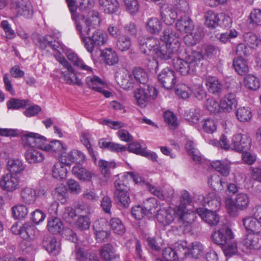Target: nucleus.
<instances>
[{
    "mask_svg": "<svg viewBox=\"0 0 261 261\" xmlns=\"http://www.w3.org/2000/svg\"><path fill=\"white\" fill-rule=\"evenodd\" d=\"M126 10L131 15L137 13L140 5L138 0H123Z\"/></svg>",
    "mask_w": 261,
    "mask_h": 261,
    "instance_id": "e2e57ef3",
    "label": "nucleus"
},
{
    "mask_svg": "<svg viewBox=\"0 0 261 261\" xmlns=\"http://www.w3.org/2000/svg\"><path fill=\"white\" fill-rule=\"evenodd\" d=\"M100 9L107 14H113L118 11L119 4L117 0H98Z\"/></svg>",
    "mask_w": 261,
    "mask_h": 261,
    "instance_id": "2f4dec72",
    "label": "nucleus"
},
{
    "mask_svg": "<svg viewBox=\"0 0 261 261\" xmlns=\"http://www.w3.org/2000/svg\"><path fill=\"white\" fill-rule=\"evenodd\" d=\"M233 66L236 72L240 75L245 74L248 70L246 62L242 58H234Z\"/></svg>",
    "mask_w": 261,
    "mask_h": 261,
    "instance_id": "603ef678",
    "label": "nucleus"
},
{
    "mask_svg": "<svg viewBox=\"0 0 261 261\" xmlns=\"http://www.w3.org/2000/svg\"><path fill=\"white\" fill-rule=\"evenodd\" d=\"M104 60L105 63L109 65H113L118 62V56L114 50L111 48H106L98 51V55Z\"/></svg>",
    "mask_w": 261,
    "mask_h": 261,
    "instance_id": "473e14b6",
    "label": "nucleus"
},
{
    "mask_svg": "<svg viewBox=\"0 0 261 261\" xmlns=\"http://www.w3.org/2000/svg\"><path fill=\"white\" fill-rule=\"evenodd\" d=\"M203 57L200 51L187 50L184 58L173 60V65L175 69L182 75L193 74Z\"/></svg>",
    "mask_w": 261,
    "mask_h": 261,
    "instance_id": "20e7f679",
    "label": "nucleus"
},
{
    "mask_svg": "<svg viewBox=\"0 0 261 261\" xmlns=\"http://www.w3.org/2000/svg\"><path fill=\"white\" fill-rule=\"evenodd\" d=\"M158 95V91L154 87L147 86L137 89L134 97L138 106L144 108L150 99H154Z\"/></svg>",
    "mask_w": 261,
    "mask_h": 261,
    "instance_id": "0eeeda50",
    "label": "nucleus"
},
{
    "mask_svg": "<svg viewBox=\"0 0 261 261\" xmlns=\"http://www.w3.org/2000/svg\"><path fill=\"white\" fill-rule=\"evenodd\" d=\"M249 23L253 25H261V10L254 9L250 13Z\"/></svg>",
    "mask_w": 261,
    "mask_h": 261,
    "instance_id": "774afa93",
    "label": "nucleus"
},
{
    "mask_svg": "<svg viewBox=\"0 0 261 261\" xmlns=\"http://www.w3.org/2000/svg\"><path fill=\"white\" fill-rule=\"evenodd\" d=\"M90 252H87L80 247L79 244H76L74 250L72 252L71 257L76 261H85L86 257H88L87 254Z\"/></svg>",
    "mask_w": 261,
    "mask_h": 261,
    "instance_id": "4d7b16f0",
    "label": "nucleus"
},
{
    "mask_svg": "<svg viewBox=\"0 0 261 261\" xmlns=\"http://www.w3.org/2000/svg\"><path fill=\"white\" fill-rule=\"evenodd\" d=\"M180 203L178 206H181L182 209H184L186 212L184 213L185 214H192L194 215V221L195 220L196 216L195 215V210H191L188 208L190 206L192 200L188 191L184 190L182 191L180 199Z\"/></svg>",
    "mask_w": 261,
    "mask_h": 261,
    "instance_id": "58836bf2",
    "label": "nucleus"
},
{
    "mask_svg": "<svg viewBox=\"0 0 261 261\" xmlns=\"http://www.w3.org/2000/svg\"><path fill=\"white\" fill-rule=\"evenodd\" d=\"M185 36L184 40L185 43L188 46H192L196 44L201 38V34L199 32H190Z\"/></svg>",
    "mask_w": 261,
    "mask_h": 261,
    "instance_id": "680f3d73",
    "label": "nucleus"
},
{
    "mask_svg": "<svg viewBox=\"0 0 261 261\" xmlns=\"http://www.w3.org/2000/svg\"><path fill=\"white\" fill-rule=\"evenodd\" d=\"M39 136V134L29 132L22 137L23 144L29 148H35L36 138Z\"/></svg>",
    "mask_w": 261,
    "mask_h": 261,
    "instance_id": "5fc2aeb1",
    "label": "nucleus"
},
{
    "mask_svg": "<svg viewBox=\"0 0 261 261\" xmlns=\"http://www.w3.org/2000/svg\"><path fill=\"white\" fill-rule=\"evenodd\" d=\"M66 56L69 60L71 61L79 69L86 71L87 72H92V69L89 66L86 65L85 62L79 58L77 54L72 50H68L66 53Z\"/></svg>",
    "mask_w": 261,
    "mask_h": 261,
    "instance_id": "c756f323",
    "label": "nucleus"
},
{
    "mask_svg": "<svg viewBox=\"0 0 261 261\" xmlns=\"http://www.w3.org/2000/svg\"><path fill=\"white\" fill-rule=\"evenodd\" d=\"M108 39V35L103 31H95L91 37L83 39V43L87 50L91 54V58L95 60L98 57L99 47L106 43Z\"/></svg>",
    "mask_w": 261,
    "mask_h": 261,
    "instance_id": "39448f33",
    "label": "nucleus"
},
{
    "mask_svg": "<svg viewBox=\"0 0 261 261\" xmlns=\"http://www.w3.org/2000/svg\"><path fill=\"white\" fill-rule=\"evenodd\" d=\"M221 109L223 112H230L237 106L236 95L229 93L225 95L220 100Z\"/></svg>",
    "mask_w": 261,
    "mask_h": 261,
    "instance_id": "393cba45",
    "label": "nucleus"
},
{
    "mask_svg": "<svg viewBox=\"0 0 261 261\" xmlns=\"http://www.w3.org/2000/svg\"><path fill=\"white\" fill-rule=\"evenodd\" d=\"M204 246L200 242H195L191 243L182 252V254L188 252L191 255L193 258H197L201 256L204 251Z\"/></svg>",
    "mask_w": 261,
    "mask_h": 261,
    "instance_id": "4c0bfd02",
    "label": "nucleus"
},
{
    "mask_svg": "<svg viewBox=\"0 0 261 261\" xmlns=\"http://www.w3.org/2000/svg\"><path fill=\"white\" fill-rule=\"evenodd\" d=\"M135 81L141 84H145L148 80V75L147 72L140 67L135 68L132 71Z\"/></svg>",
    "mask_w": 261,
    "mask_h": 261,
    "instance_id": "49530a36",
    "label": "nucleus"
},
{
    "mask_svg": "<svg viewBox=\"0 0 261 261\" xmlns=\"http://www.w3.org/2000/svg\"><path fill=\"white\" fill-rule=\"evenodd\" d=\"M66 71H62L61 74L65 83L68 85L81 86V80L77 76L73 67L70 65L65 68Z\"/></svg>",
    "mask_w": 261,
    "mask_h": 261,
    "instance_id": "aec40b11",
    "label": "nucleus"
},
{
    "mask_svg": "<svg viewBox=\"0 0 261 261\" xmlns=\"http://www.w3.org/2000/svg\"><path fill=\"white\" fill-rule=\"evenodd\" d=\"M86 84L88 87L96 91H101L106 86L105 83L98 76H89L86 78Z\"/></svg>",
    "mask_w": 261,
    "mask_h": 261,
    "instance_id": "c9c22d12",
    "label": "nucleus"
},
{
    "mask_svg": "<svg viewBox=\"0 0 261 261\" xmlns=\"http://www.w3.org/2000/svg\"><path fill=\"white\" fill-rule=\"evenodd\" d=\"M195 213L204 221L211 226L217 224L219 222V217L215 212L204 209L203 208H197L195 209Z\"/></svg>",
    "mask_w": 261,
    "mask_h": 261,
    "instance_id": "412c9836",
    "label": "nucleus"
},
{
    "mask_svg": "<svg viewBox=\"0 0 261 261\" xmlns=\"http://www.w3.org/2000/svg\"><path fill=\"white\" fill-rule=\"evenodd\" d=\"M253 216L244 218L243 226L247 233H261V205L255 208Z\"/></svg>",
    "mask_w": 261,
    "mask_h": 261,
    "instance_id": "6e6552de",
    "label": "nucleus"
},
{
    "mask_svg": "<svg viewBox=\"0 0 261 261\" xmlns=\"http://www.w3.org/2000/svg\"><path fill=\"white\" fill-rule=\"evenodd\" d=\"M200 117V110L198 109H190L185 114V119L192 124H196L199 121Z\"/></svg>",
    "mask_w": 261,
    "mask_h": 261,
    "instance_id": "13d9d810",
    "label": "nucleus"
},
{
    "mask_svg": "<svg viewBox=\"0 0 261 261\" xmlns=\"http://www.w3.org/2000/svg\"><path fill=\"white\" fill-rule=\"evenodd\" d=\"M110 225L112 230L116 234L122 235L125 231L123 223L118 218H112L110 221Z\"/></svg>",
    "mask_w": 261,
    "mask_h": 261,
    "instance_id": "3c124183",
    "label": "nucleus"
},
{
    "mask_svg": "<svg viewBox=\"0 0 261 261\" xmlns=\"http://www.w3.org/2000/svg\"><path fill=\"white\" fill-rule=\"evenodd\" d=\"M12 215L15 219H23L28 214V209L23 204H17L11 208Z\"/></svg>",
    "mask_w": 261,
    "mask_h": 261,
    "instance_id": "09e8293b",
    "label": "nucleus"
},
{
    "mask_svg": "<svg viewBox=\"0 0 261 261\" xmlns=\"http://www.w3.org/2000/svg\"><path fill=\"white\" fill-rule=\"evenodd\" d=\"M205 25L210 29H215L219 25L220 21L219 14L212 10L207 11L204 14Z\"/></svg>",
    "mask_w": 261,
    "mask_h": 261,
    "instance_id": "f704fd0d",
    "label": "nucleus"
},
{
    "mask_svg": "<svg viewBox=\"0 0 261 261\" xmlns=\"http://www.w3.org/2000/svg\"><path fill=\"white\" fill-rule=\"evenodd\" d=\"M233 238L231 229L226 224L216 229L212 236L213 241L220 245L229 243Z\"/></svg>",
    "mask_w": 261,
    "mask_h": 261,
    "instance_id": "f8f14e48",
    "label": "nucleus"
},
{
    "mask_svg": "<svg viewBox=\"0 0 261 261\" xmlns=\"http://www.w3.org/2000/svg\"><path fill=\"white\" fill-rule=\"evenodd\" d=\"M21 179L19 175L7 173L0 178V187L7 192H12L20 187Z\"/></svg>",
    "mask_w": 261,
    "mask_h": 261,
    "instance_id": "9d476101",
    "label": "nucleus"
},
{
    "mask_svg": "<svg viewBox=\"0 0 261 261\" xmlns=\"http://www.w3.org/2000/svg\"><path fill=\"white\" fill-rule=\"evenodd\" d=\"M24 158L30 164L36 165L42 163L44 160L43 153L35 148H28L24 153Z\"/></svg>",
    "mask_w": 261,
    "mask_h": 261,
    "instance_id": "4be33fe9",
    "label": "nucleus"
},
{
    "mask_svg": "<svg viewBox=\"0 0 261 261\" xmlns=\"http://www.w3.org/2000/svg\"><path fill=\"white\" fill-rule=\"evenodd\" d=\"M38 233L39 231L36 227L30 223H25L21 226L20 237L23 239H34Z\"/></svg>",
    "mask_w": 261,
    "mask_h": 261,
    "instance_id": "7c9ffc66",
    "label": "nucleus"
},
{
    "mask_svg": "<svg viewBox=\"0 0 261 261\" xmlns=\"http://www.w3.org/2000/svg\"><path fill=\"white\" fill-rule=\"evenodd\" d=\"M175 247L176 249L170 247L165 248L163 249L162 255L166 261L177 260L180 254H182V252L186 249L187 243L186 242L177 243Z\"/></svg>",
    "mask_w": 261,
    "mask_h": 261,
    "instance_id": "a211bd4d",
    "label": "nucleus"
},
{
    "mask_svg": "<svg viewBox=\"0 0 261 261\" xmlns=\"http://www.w3.org/2000/svg\"><path fill=\"white\" fill-rule=\"evenodd\" d=\"M203 205H207L213 210L219 209L221 205L220 198L215 192L209 193L203 197Z\"/></svg>",
    "mask_w": 261,
    "mask_h": 261,
    "instance_id": "72a5a7b5",
    "label": "nucleus"
},
{
    "mask_svg": "<svg viewBox=\"0 0 261 261\" xmlns=\"http://www.w3.org/2000/svg\"><path fill=\"white\" fill-rule=\"evenodd\" d=\"M116 46L121 51L128 50L132 45V40L129 37L123 35L117 38Z\"/></svg>",
    "mask_w": 261,
    "mask_h": 261,
    "instance_id": "de8ad7c7",
    "label": "nucleus"
},
{
    "mask_svg": "<svg viewBox=\"0 0 261 261\" xmlns=\"http://www.w3.org/2000/svg\"><path fill=\"white\" fill-rule=\"evenodd\" d=\"M37 40H38V45L42 49H45L49 47L53 50H57L60 46V43L54 40L53 38L51 36H37Z\"/></svg>",
    "mask_w": 261,
    "mask_h": 261,
    "instance_id": "c85d7f7f",
    "label": "nucleus"
},
{
    "mask_svg": "<svg viewBox=\"0 0 261 261\" xmlns=\"http://www.w3.org/2000/svg\"><path fill=\"white\" fill-rule=\"evenodd\" d=\"M27 165L23 161L19 159L10 158L7 162L9 173L14 174H21L25 169Z\"/></svg>",
    "mask_w": 261,
    "mask_h": 261,
    "instance_id": "5701e85b",
    "label": "nucleus"
},
{
    "mask_svg": "<svg viewBox=\"0 0 261 261\" xmlns=\"http://www.w3.org/2000/svg\"><path fill=\"white\" fill-rule=\"evenodd\" d=\"M250 198L249 196L242 192L236 194L233 199L228 195L225 198V207L230 215H234L238 211L246 210L249 205Z\"/></svg>",
    "mask_w": 261,
    "mask_h": 261,
    "instance_id": "423d86ee",
    "label": "nucleus"
},
{
    "mask_svg": "<svg viewBox=\"0 0 261 261\" xmlns=\"http://www.w3.org/2000/svg\"><path fill=\"white\" fill-rule=\"evenodd\" d=\"M205 106L207 110L211 113H217L221 111L220 103H219L213 98H208L205 102Z\"/></svg>",
    "mask_w": 261,
    "mask_h": 261,
    "instance_id": "338daca9",
    "label": "nucleus"
},
{
    "mask_svg": "<svg viewBox=\"0 0 261 261\" xmlns=\"http://www.w3.org/2000/svg\"><path fill=\"white\" fill-rule=\"evenodd\" d=\"M161 40L165 43V46H160V41L156 38L139 37L138 41L141 51L161 60L169 59L173 54L180 51V39L171 28H167L164 30L161 36Z\"/></svg>",
    "mask_w": 261,
    "mask_h": 261,
    "instance_id": "f257e3e1",
    "label": "nucleus"
},
{
    "mask_svg": "<svg viewBox=\"0 0 261 261\" xmlns=\"http://www.w3.org/2000/svg\"><path fill=\"white\" fill-rule=\"evenodd\" d=\"M211 165L222 176L227 177L230 174L231 163L227 160L213 161Z\"/></svg>",
    "mask_w": 261,
    "mask_h": 261,
    "instance_id": "b1692460",
    "label": "nucleus"
},
{
    "mask_svg": "<svg viewBox=\"0 0 261 261\" xmlns=\"http://www.w3.org/2000/svg\"><path fill=\"white\" fill-rule=\"evenodd\" d=\"M144 207L147 213V217H151L154 213L155 210L158 207L157 200L155 198H150L144 202Z\"/></svg>",
    "mask_w": 261,
    "mask_h": 261,
    "instance_id": "6e6d98bb",
    "label": "nucleus"
},
{
    "mask_svg": "<svg viewBox=\"0 0 261 261\" xmlns=\"http://www.w3.org/2000/svg\"><path fill=\"white\" fill-rule=\"evenodd\" d=\"M175 26L178 31L183 33H189L194 29L193 21L186 15L180 17L177 20Z\"/></svg>",
    "mask_w": 261,
    "mask_h": 261,
    "instance_id": "cd10ccee",
    "label": "nucleus"
},
{
    "mask_svg": "<svg viewBox=\"0 0 261 261\" xmlns=\"http://www.w3.org/2000/svg\"><path fill=\"white\" fill-rule=\"evenodd\" d=\"M162 22L157 17H150L145 22L146 31L152 35H158L162 31Z\"/></svg>",
    "mask_w": 261,
    "mask_h": 261,
    "instance_id": "a878e982",
    "label": "nucleus"
},
{
    "mask_svg": "<svg viewBox=\"0 0 261 261\" xmlns=\"http://www.w3.org/2000/svg\"><path fill=\"white\" fill-rule=\"evenodd\" d=\"M66 1L71 12L72 19L75 22L76 30L82 40L83 41V39L86 37V36L89 35L91 29H94L99 25L101 20L99 14L95 12L87 18H85L83 15L76 13V7L74 2L70 0Z\"/></svg>",
    "mask_w": 261,
    "mask_h": 261,
    "instance_id": "7ed1b4c3",
    "label": "nucleus"
},
{
    "mask_svg": "<svg viewBox=\"0 0 261 261\" xmlns=\"http://www.w3.org/2000/svg\"><path fill=\"white\" fill-rule=\"evenodd\" d=\"M66 149V145L62 141L54 140L47 144L45 151L52 153L54 155L60 154L61 155L63 153L66 154L65 151Z\"/></svg>",
    "mask_w": 261,
    "mask_h": 261,
    "instance_id": "bb28decb",
    "label": "nucleus"
},
{
    "mask_svg": "<svg viewBox=\"0 0 261 261\" xmlns=\"http://www.w3.org/2000/svg\"><path fill=\"white\" fill-rule=\"evenodd\" d=\"M98 166L101 174L103 175V181H107L110 176V169L115 168V163L114 162H109L103 160H100Z\"/></svg>",
    "mask_w": 261,
    "mask_h": 261,
    "instance_id": "79ce46f5",
    "label": "nucleus"
},
{
    "mask_svg": "<svg viewBox=\"0 0 261 261\" xmlns=\"http://www.w3.org/2000/svg\"><path fill=\"white\" fill-rule=\"evenodd\" d=\"M158 81L164 88L172 89L176 83V79L174 71L167 67L163 69L158 74Z\"/></svg>",
    "mask_w": 261,
    "mask_h": 261,
    "instance_id": "2eb2a0df",
    "label": "nucleus"
},
{
    "mask_svg": "<svg viewBox=\"0 0 261 261\" xmlns=\"http://www.w3.org/2000/svg\"><path fill=\"white\" fill-rule=\"evenodd\" d=\"M205 84L209 91L213 94H218L222 91V85L216 77L208 76Z\"/></svg>",
    "mask_w": 261,
    "mask_h": 261,
    "instance_id": "ea45409f",
    "label": "nucleus"
},
{
    "mask_svg": "<svg viewBox=\"0 0 261 261\" xmlns=\"http://www.w3.org/2000/svg\"><path fill=\"white\" fill-rule=\"evenodd\" d=\"M70 163L67 162V156L64 153L59 157V161L56 162L52 168L53 176L58 179H65L67 174L66 166L69 167Z\"/></svg>",
    "mask_w": 261,
    "mask_h": 261,
    "instance_id": "4468645a",
    "label": "nucleus"
},
{
    "mask_svg": "<svg viewBox=\"0 0 261 261\" xmlns=\"http://www.w3.org/2000/svg\"><path fill=\"white\" fill-rule=\"evenodd\" d=\"M67 162H72L77 164L83 163L86 156L82 151L77 149H72L69 153H66Z\"/></svg>",
    "mask_w": 261,
    "mask_h": 261,
    "instance_id": "c03bdc74",
    "label": "nucleus"
},
{
    "mask_svg": "<svg viewBox=\"0 0 261 261\" xmlns=\"http://www.w3.org/2000/svg\"><path fill=\"white\" fill-rule=\"evenodd\" d=\"M244 84L247 88L253 90H257L260 86L258 79L251 74L247 75L245 77Z\"/></svg>",
    "mask_w": 261,
    "mask_h": 261,
    "instance_id": "bf43d9fd",
    "label": "nucleus"
},
{
    "mask_svg": "<svg viewBox=\"0 0 261 261\" xmlns=\"http://www.w3.org/2000/svg\"><path fill=\"white\" fill-rule=\"evenodd\" d=\"M10 8L16 10L18 14L27 18H31L33 15L32 6L28 0L12 2L10 5Z\"/></svg>",
    "mask_w": 261,
    "mask_h": 261,
    "instance_id": "f3484780",
    "label": "nucleus"
},
{
    "mask_svg": "<svg viewBox=\"0 0 261 261\" xmlns=\"http://www.w3.org/2000/svg\"><path fill=\"white\" fill-rule=\"evenodd\" d=\"M161 16L166 24L171 25L177 18V13L172 5L165 4L161 8Z\"/></svg>",
    "mask_w": 261,
    "mask_h": 261,
    "instance_id": "6ab92c4d",
    "label": "nucleus"
},
{
    "mask_svg": "<svg viewBox=\"0 0 261 261\" xmlns=\"http://www.w3.org/2000/svg\"><path fill=\"white\" fill-rule=\"evenodd\" d=\"M100 254L101 257L107 261H110L117 257L115 250L111 244H106L103 245L100 250Z\"/></svg>",
    "mask_w": 261,
    "mask_h": 261,
    "instance_id": "37998d69",
    "label": "nucleus"
},
{
    "mask_svg": "<svg viewBox=\"0 0 261 261\" xmlns=\"http://www.w3.org/2000/svg\"><path fill=\"white\" fill-rule=\"evenodd\" d=\"M35 189L31 187H25L20 191V197L24 203L27 204H34L36 202Z\"/></svg>",
    "mask_w": 261,
    "mask_h": 261,
    "instance_id": "e433bc0d",
    "label": "nucleus"
},
{
    "mask_svg": "<svg viewBox=\"0 0 261 261\" xmlns=\"http://www.w3.org/2000/svg\"><path fill=\"white\" fill-rule=\"evenodd\" d=\"M237 119L241 122H250L252 118V112L248 107H240L236 111Z\"/></svg>",
    "mask_w": 261,
    "mask_h": 261,
    "instance_id": "a19ab883",
    "label": "nucleus"
},
{
    "mask_svg": "<svg viewBox=\"0 0 261 261\" xmlns=\"http://www.w3.org/2000/svg\"><path fill=\"white\" fill-rule=\"evenodd\" d=\"M47 228L50 232L59 233L63 229V224L59 218L51 217L48 221Z\"/></svg>",
    "mask_w": 261,
    "mask_h": 261,
    "instance_id": "a18cd8bd",
    "label": "nucleus"
},
{
    "mask_svg": "<svg viewBox=\"0 0 261 261\" xmlns=\"http://www.w3.org/2000/svg\"><path fill=\"white\" fill-rule=\"evenodd\" d=\"M132 215L137 220H142L145 216L147 217V211L143 205H135L132 208Z\"/></svg>",
    "mask_w": 261,
    "mask_h": 261,
    "instance_id": "69168bd1",
    "label": "nucleus"
},
{
    "mask_svg": "<svg viewBox=\"0 0 261 261\" xmlns=\"http://www.w3.org/2000/svg\"><path fill=\"white\" fill-rule=\"evenodd\" d=\"M115 186L116 189L115 194L117 196L118 204L124 208L127 207L130 203V199L127 193L128 188L123 180L119 178L115 181Z\"/></svg>",
    "mask_w": 261,
    "mask_h": 261,
    "instance_id": "9b49d317",
    "label": "nucleus"
},
{
    "mask_svg": "<svg viewBox=\"0 0 261 261\" xmlns=\"http://www.w3.org/2000/svg\"><path fill=\"white\" fill-rule=\"evenodd\" d=\"M181 206L174 208L163 207L157 211L155 215L158 221L163 225L170 224L177 218L178 229L183 233L190 232L192 230V225L194 222V215L192 214H186L184 209Z\"/></svg>",
    "mask_w": 261,
    "mask_h": 261,
    "instance_id": "f03ea898",
    "label": "nucleus"
},
{
    "mask_svg": "<svg viewBox=\"0 0 261 261\" xmlns=\"http://www.w3.org/2000/svg\"><path fill=\"white\" fill-rule=\"evenodd\" d=\"M209 143L214 146H219L225 150L232 149V142L230 144L229 140L224 135L221 136L219 141L216 140H212L210 141Z\"/></svg>",
    "mask_w": 261,
    "mask_h": 261,
    "instance_id": "052dcab7",
    "label": "nucleus"
},
{
    "mask_svg": "<svg viewBox=\"0 0 261 261\" xmlns=\"http://www.w3.org/2000/svg\"><path fill=\"white\" fill-rule=\"evenodd\" d=\"M251 140L246 134H237L232 137V149L237 152L246 151L251 147Z\"/></svg>",
    "mask_w": 261,
    "mask_h": 261,
    "instance_id": "dca6fc26",
    "label": "nucleus"
},
{
    "mask_svg": "<svg viewBox=\"0 0 261 261\" xmlns=\"http://www.w3.org/2000/svg\"><path fill=\"white\" fill-rule=\"evenodd\" d=\"M51 194L54 199L60 201L61 203H64L66 201V187L64 185L61 184L52 191Z\"/></svg>",
    "mask_w": 261,
    "mask_h": 261,
    "instance_id": "8fccbe9b",
    "label": "nucleus"
},
{
    "mask_svg": "<svg viewBox=\"0 0 261 261\" xmlns=\"http://www.w3.org/2000/svg\"><path fill=\"white\" fill-rule=\"evenodd\" d=\"M261 233H247L241 242L242 250L246 253L261 248Z\"/></svg>",
    "mask_w": 261,
    "mask_h": 261,
    "instance_id": "1a4fd4ad",
    "label": "nucleus"
},
{
    "mask_svg": "<svg viewBox=\"0 0 261 261\" xmlns=\"http://www.w3.org/2000/svg\"><path fill=\"white\" fill-rule=\"evenodd\" d=\"M91 139V135L88 133H83L80 137L81 143L87 148L89 154L92 156L94 162L96 163V158L91 148L90 143Z\"/></svg>",
    "mask_w": 261,
    "mask_h": 261,
    "instance_id": "864d4df0",
    "label": "nucleus"
},
{
    "mask_svg": "<svg viewBox=\"0 0 261 261\" xmlns=\"http://www.w3.org/2000/svg\"><path fill=\"white\" fill-rule=\"evenodd\" d=\"M28 100L11 98L7 103L9 109L17 110L24 108L28 105Z\"/></svg>",
    "mask_w": 261,
    "mask_h": 261,
    "instance_id": "0e129e2a",
    "label": "nucleus"
},
{
    "mask_svg": "<svg viewBox=\"0 0 261 261\" xmlns=\"http://www.w3.org/2000/svg\"><path fill=\"white\" fill-rule=\"evenodd\" d=\"M115 79L118 84L124 89L129 90L134 87L135 80L132 73L125 69H120L115 74Z\"/></svg>",
    "mask_w": 261,
    "mask_h": 261,
    "instance_id": "ddd939ff",
    "label": "nucleus"
}]
</instances>
